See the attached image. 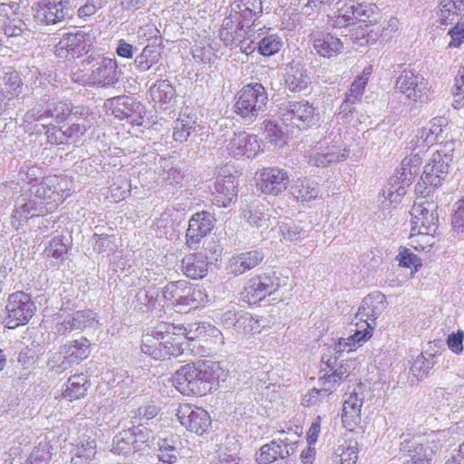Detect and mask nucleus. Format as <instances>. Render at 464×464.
I'll list each match as a JSON object with an SVG mask.
<instances>
[{
	"instance_id": "33",
	"label": "nucleus",
	"mask_w": 464,
	"mask_h": 464,
	"mask_svg": "<svg viewBox=\"0 0 464 464\" xmlns=\"http://www.w3.org/2000/svg\"><path fill=\"white\" fill-rule=\"evenodd\" d=\"M228 376V370L220 362L205 361V391H218Z\"/></svg>"
},
{
	"instance_id": "23",
	"label": "nucleus",
	"mask_w": 464,
	"mask_h": 464,
	"mask_svg": "<svg viewBox=\"0 0 464 464\" xmlns=\"http://www.w3.org/2000/svg\"><path fill=\"white\" fill-rule=\"evenodd\" d=\"M356 327L353 334L346 338H339L338 341H333L332 343L328 344L322 357H328L338 362V358L343 353L353 351L372 337L370 330L362 329L359 323H356Z\"/></svg>"
},
{
	"instance_id": "27",
	"label": "nucleus",
	"mask_w": 464,
	"mask_h": 464,
	"mask_svg": "<svg viewBox=\"0 0 464 464\" xmlns=\"http://www.w3.org/2000/svg\"><path fill=\"white\" fill-rule=\"evenodd\" d=\"M245 21L240 14L230 9L218 31L219 38L226 46L232 49L239 44L241 38L245 37Z\"/></svg>"
},
{
	"instance_id": "64",
	"label": "nucleus",
	"mask_w": 464,
	"mask_h": 464,
	"mask_svg": "<svg viewBox=\"0 0 464 464\" xmlns=\"http://www.w3.org/2000/svg\"><path fill=\"white\" fill-rule=\"evenodd\" d=\"M75 454L81 455L85 459L92 460L96 454V441L93 439L88 437V439H82L76 445Z\"/></svg>"
},
{
	"instance_id": "30",
	"label": "nucleus",
	"mask_w": 464,
	"mask_h": 464,
	"mask_svg": "<svg viewBox=\"0 0 464 464\" xmlns=\"http://www.w3.org/2000/svg\"><path fill=\"white\" fill-rule=\"evenodd\" d=\"M237 181L234 176L228 175L218 178L214 185V191L211 192L214 198L212 204L218 207L227 208L237 197Z\"/></svg>"
},
{
	"instance_id": "14",
	"label": "nucleus",
	"mask_w": 464,
	"mask_h": 464,
	"mask_svg": "<svg viewBox=\"0 0 464 464\" xmlns=\"http://www.w3.org/2000/svg\"><path fill=\"white\" fill-rule=\"evenodd\" d=\"M91 46L89 34L82 30L67 33L55 44L53 53L63 61H71L83 53H88Z\"/></svg>"
},
{
	"instance_id": "5",
	"label": "nucleus",
	"mask_w": 464,
	"mask_h": 464,
	"mask_svg": "<svg viewBox=\"0 0 464 464\" xmlns=\"http://www.w3.org/2000/svg\"><path fill=\"white\" fill-rule=\"evenodd\" d=\"M300 434L289 430H277L269 443L263 445L256 453V459L259 464H270L278 459H286L297 449Z\"/></svg>"
},
{
	"instance_id": "19",
	"label": "nucleus",
	"mask_w": 464,
	"mask_h": 464,
	"mask_svg": "<svg viewBox=\"0 0 464 464\" xmlns=\"http://www.w3.org/2000/svg\"><path fill=\"white\" fill-rule=\"evenodd\" d=\"M223 148L235 158H255L261 151L260 140L256 135L246 131L234 132L226 140Z\"/></svg>"
},
{
	"instance_id": "58",
	"label": "nucleus",
	"mask_w": 464,
	"mask_h": 464,
	"mask_svg": "<svg viewBox=\"0 0 464 464\" xmlns=\"http://www.w3.org/2000/svg\"><path fill=\"white\" fill-rule=\"evenodd\" d=\"M432 367V360L427 359L422 353H420L413 361L410 368V373L418 380H421L428 376Z\"/></svg>"
},
{
	"instance_id": "36",
	"label": "nucleus",
	"mask_w": 464,
	"mask_h": 464,
	"mask_svg": "<svg viewBox=\"0 0 464 464\" xmlns=\"http://www.w3.org/2000/svg\"><path fill=\"white\" fill-rule=\"evenodd\" d=\"M319 184L307 178L297 179L291 187V194L301 203H308L320 195Z\"/></svg>"
},
{
	"instance_id": "47",
	"label": "nucleus",
	"mask_w": 464,
	"mask_h": 464,
	"mask_svg": "<svg viewBox=\"0 0 464 464\" xmlns=\"http://www.w3.org/2000/svg\"><path fill=\"white\" fill-rule=\"evenodd\" d=\"M419 164L420 158L417 156L405 158L401 161V169L397 171L396 175L391 178L392 180L404 184V186L407 188L416 176Z\"/></svg>"
},
{
	"instance_id": "49",
	"label": "nucleus",
	"mask_w": 464,
	"mask_h": 464,
	"mask_svg": "<svg viewBox=\"0 0 464 464\" xmlns=\"http://www.w3.org/2000/svg\"><path fill=\"white\" fill-rule=\"evenodd\" d=\"M231 10L240 14L244 20L250 21L254 16L262 14L263 5L261 0H238L232 4Z\"/></svg>"
},
{
	"instance_id": "32",
	"label": "nucleus",
	"mask_w": 464,
	"mask_h": 464,
	"mask_svg": "<svg viewBox=\"0 0 464 464\" xmlns=\"http://www.w3.org/2000/svg\"><path fill=\"white\" fill-rule=\"evenodd\" d=\"M265 256L260 250H251L234 255L228 261L227 269L229 273L239 276L254 268L262 262Z\"/></svg>"
},
{
	"instance_id": "55",
	"label": "nucleus",
	"mask_w": 464,
	"mask_h": 464,
	"mask_svg": "<svg viewBox=\"0 0 464 464\" xmlns=\"http://www.w3.org/2000/svg\"><path fill=\"white\" fill-rule=\"evenodd\" d=\"M279 229L284 239L290 242L303 239L307 236V229L301 222H284Z\"/></svg>"
},
{
	"instance_id": "42",
	"label": "nucleus",
	"mask_w": 464,
	"mask_h": 464,
	"mask_svg": "<svg viewBox=\"0 0 464 464\" xmlns=\"http://www.w3.org/2000/svg\"><path fill=\"white\" fill-rule=\"evenodd\" d=\"M285 82L291 92H302L306 89L310 78L305 70L299 64H291L285 72Z\"/></svg>"
},
{
	"instance_id": "35",
	"label": "nucleus",
	"mask_w": 464,
	"mask_h": 464,
	"mask_svg": "<svg viewBox=\"0 0 464 464\" xmlns=\"http://www.w3.org/2000/svg\"><path fill=\"white\" fill-rule=\"evenodd\" d=\"M97 323L96 314L91 310H82L73 313L57 327V332L66 334L72 330H82L92 327Z\"/></svg>"
},
{
	"instance_id": "53",
	"label": "nucleus",
	"mask_w": 464,
	"mask_h": 464,
	"mask_svg": "<svg viewBox=\"0 0 464 464\" xmlns=\"http://www.w3.org/2000/svg\"><path fill=\"white\" fill-rule=\"evenodd\" d=\"M371 67L365 68L361 75H358L352 83L349 92L345 96L348 102L358 103L363 95L365 86L371 74Z\"/></svg>"
},
{
	"instance_id": "8",
	"label": "nucleus",
	"mask_w": 464,
	"mask_h": 464,
	"mask_svg": "<svg viewBox=\"0 0 464 464\" xmlns=\"http://www.w3.org/2000/svg\"><path fill=\"white\" fill-rule=\"evenodd\" d=\"M450 437V430H431L414 437L401 443L402 452L420 453V456L431 463L433 455L440 451Z\"/></svg>"
},
{
	"instance_id": "28",
	"label": "nucleus",
	"mask_w": 464,
	"mask_h": 464,
	"mask_svg": "<svg viewBox=\"0 0 464 464\" xmlns=\"http://www.w3.org/2000/svg\"><path fill=\"white\" fill-rule=\"evenodd\" d=\"M364 395L361 384L353 392L344 395L342 421L343 426L351 431L361 421V410Z\"/></svg>"
},
{
	"instance_id": "24",
	"label": "nucleus",
	"mask_w": 464,
	"mask_h": 464,
	"mask_svg": "<svg viewBox=\"0 0 464 464\" xmlns=\"http://www.w3.org/2000/svg\"><path fill=\"white\" fill-rule=\"evenodd\" d=\"M289 175L280 168H264L260 171L258 188L262 193L277 196L288 187Z\"/></svg>"
},
{
	"instance_id": "11",
	"label": "nucleus",
	"mask_w": 464,
	"mask_h": 464,
	"mask_svg": "<svg viewBox=\"0 0 464 464\" xmlns=\"http://www.w3.org/2000/svg\"><path fill=\"white\" fill-rule=\"evenodd\" d=\"M5 309L6 326L14 329L26 324L34 314L36 307L27 294L15 292L9 295Z\"/></svg>"
},
{
	"instance_id": "1",
	"label": "nucleus",
	"mask_w": 464,
	"mask_h": 464,
	"mask_svg": "<svg viewBox=\"0 0 464 464\" xmlns=\"http://www.w3.org/2000/svg\"><path fill=\"white\" fill-rule=\"evenodd\" d=\"M438 205L434 201L420 198L411 208L412 231L410 240L414 248L424 250L434 245V234L438 229Z\"/></svg>"
},
{
	"instance_id": "52",
	"label": "nucleus",
	"mask_w": 464,
	"mask_h": 464,
	"mask_svg": "<svg viewBox=\"0 0 464 464\" xmlns=\"http://www.w3.org/2000/svg\"><path fill=\"white\" fill-rule=\"evenodd\" d=\"M262 325L258 319H256L251 314L238 312V318L236 324L235 331L242 335L254 334L260 333Z\"/></svg>"
},
{
	"instance_id": "10",
	"label": "nucleus",
	"mask_w": 464,
	"mask_h": 464,
	"mask_svg": "<svg viewBox=\"0 0 464 464\" xmlns=\"http://www.w3.org/2000/svg\"><path fill=\"white\" fill-rule=\"evenodd\" d=\"M396 89L407 99L427 103L431 99L430 85L427 79L412 70H404L396 80Z\"/></svg>"
},
{
	"instance_id": "63",
	"label": "nucleus",
	"mask_w": 464,
	"mask_h": 464,
	"mask_svg": "<svg viewBox=\"0 0 464 464\" xmlns=\"http://www.w3.org/2000/svg\"><path fill=\"white\" fill-rule=\"evenodd\" d=\"M184 274L192 279H200L203 277V267L201 261L198 260L194 256H187L182 261Z\"/></svg>"
},
{
	"instance_id": "20",
	"label": "nucleus",
	"mask_w": 464,
	"mask_h": 464,
	"mask_svg": "<svg viewBox=\"0 0 464 464\" xmlns=\"http://www.w3.org/2000/svg\"><path fill=\"white\" fill-rule=\"evenodd\" d=\"M112 114L120 120H127L130 124L140 126L146 113L145 106L134 98L121 95L110 100Z\"/></svg>"
},
{
	"instance_id": "41",
	"label": "nucleus",
	"mask_w": 464,
	"mask_h": 464,
	"mask_svg": "<svg viewBox=\"0 0 464 464\" xmlns=\"http://www.w3.org/2000/svg\"><path fill=\"white\" fill-rule=\"evenodd\" d=\"M464 13L463 0H440L439 21L447 25L455 22Z\"/></svg>"
},
{
	"instance_id": "26",
	"label": "nucleus",
	"mask_w": 464,
	"mask_h": 464,
	"mask_svg": "<svg viewBox=\"0 0 464 464\" xmlns=\"http://www.w3.org/2000/svg\"><path fill=\"white\" fill-rule=\"evenodd\" d=\"M44 212L42 202L33 198L30 193L22 194L15 200L14 209L11 217V225L17 230L29 218L43 215Z\"/></svg>"
},
{
	"instance_id": "39",
	"label": "nucleus",
	"mask_w": 464,
	"mask_h": 464,
	"mask_svg": "<svg viewBox=\"0 0 464 464\" xmlns=\"http://www.w3.org/2000/svg\"><path fill=\"white\" fill-rule=\"evenodd\" d=\"M445 120L434 118L425 126L419 129L416 133L417 146H430L436 141L443 132Z\"/></svg>"
},
{
	"instance_id": "6",
	"label": "nucleus",
	"mask_w": 464,
	"mask_h": 464,
	"mask_svg": "<svg viewBox=\"0 0 464 464\" xmlns=\"http://www.w3.org/2000/svg\"><path fill=\"white\" fill-rule=\"evenodd\" d=\"M455 141L441 142L425 165L422 180L425 184L438 188L448 175L450 163L453 159Z\"/></svg>"
},
{
	"instance_id": "4",
	"label": "nucleus",
	"mask_w": 464,
	"mask_h": 464,
	"mask_svg": "<svg viewBox=\"0 0 464 464\" xmlns=\"http://www.w3.org/2000/svg\"><path fill=\"white\" fill-rule=\"evenodd\" d=\"M351 365L349 362H338L336 360L322 357L318 382L320 389H313L308 396L317 400L319 396H328L349 376Z\"/></svg>"
},
{
	"instance_id": "16",
	"label": "nucleus",
	"mask_w": 464,
	"mask_h": 464,
	"mask_svg": "<svg viewBox=\"0 0 464 464\" xmlns=\"http://www.w3.org/2000/svg\"><path fill=\"white\" fill-rule=\"evenodd\" d=\"M279 287V278L276 272L269 271L248 280L244 289V299L249 304L263 300L274 294Z\"/></svg>"
},
{
	"instance_id": "62",
	"label": "nucleus",
	"mask_w": 464,
	"mask_h": 464,
	"mask_svg": "<svg viewBox=\"0 0 464 464\" xmlns=\"http://www.w3.org/2000/svg\"><path fill=\"white\" fill-rule=\"evenodd\" d=\"M68 251L66 244L63 238L54 237L53 238L48 246L45 247L44 253L46 257L63 258Z\"/></svg>"
},
{
	"instance_id": "25",
	"label": "nucleus",
	"mask_w": 464,
	"mask_h": 464,
	"mask_svg": "<svg viewBox=\"0 0 464 464\" xmlns=\"http://www.w3.org/2000/svg\"><path fill=\"white\" fill-rule=\"evenodd\" d=\"M162 295L164 299L173 305H189L194 308H197L200 303V300H198L195 295H198L201 299L200 290L191 292V288L187 287V283L182 281L168 284L164 287Z\"/></svg>"
},
{
	"instance_id": "22",
	"label": "nucleus",
	"mask_w": 464,
	"mask_h": 464,
	"mask_svg": "<svg viewBox=\"0 0 464 464\" xmlns=\"http://www.w3.org/2000/svg\"><path fill=\"white\" fill-rule=\"evenodd\" d=\"M18 10L19 5L15 3L0 4V30L8 37L28 35L30 33Z\"/></svg>"
},
{
	"instance_id": "15",
	"label": "nucleus",
	"mask_w": 464,
	"mask_h": 464,
	"mask_svg": "<svg viewBox=\"0 0 464 464\" xmlns=\"http://www.w3.org/2000/svg\"><path fill=\"white\" fill-rule=\"evenodd\" d=\"M71 107L67 102L56 99L49 100L40 108H34L25 113V121H39L43 128L70 119Z\"/></svg>"
},
{
	"instance_id": "37",
	"label": "nucleus",
	"mask_w": 464,
	"mask_h": 464,
	"mask_svg": "<svg viewBox=\"0 0 464 464\" xmlns=\"http://www.w3.org/2000/svg\"><path fill=\"white\" fill-rule=\"evenodd\" d=\"M352 0H336L331 10L334 11L333 15H329L332 25L338 28L353 26V30L356 29V23L353 21V6Z\"/></svg>"
},
{
	"instance_id": "54",
	"label": "nucleus",
	"mask_w": 464,
	"mask_h": 464,
	"mask_svg": "<svg viewBox=\"0 0 464 464\" xmlns=\"http://www.w3.org/2000/svg\"><path fill=\"white\" fill-rule=\"evenodd\" d=\"M246 222L258 228H267L270 226V216L264 211V207H251L243 212Z\"/></svg>"
},
{
	"instance_id": "7",
	"label": "nucleus",
	"mask_w": 464,
	"mask_h": 464,
	"mask_svg": "<svg viewBox=\"0 0 464 464\" xmlns=\"http://www.w3.org/2000/svg\"><path fill=\"white\" fill-rule=\"evenodd\" d=\"M68 182V179L64 177H45L39 184L31 188L30 195L38 202L43 203L45 212L48 209L44 205H52L51 208H53L70 196Z\"/></svg>"
},
{
	"instance_id": "50",
	"label": "nucleus",
	"mask_w": 464,
	"mask_h": 464,
	"mask_svg": "<svg viewBox=\"0 0 464 464\" xmlns=\"http://www.w3.org/2000/svg\"><path fill=\"white\" fill-rule=\"evenodd\" d=\"M263 125L266 141L272 143L276 148H281L286 141L289 130L287 129L285 130L276 121L270 120L265 121Z\"/></svg>"
},
{
	"instance_id": "40",
	"label": "nucleus",
	"mask_w": 464,
	"mask_h": 464,
	"mask_svg": "<svg viewBox=\"0 0 464 464\" xmlns=\"http://www.w3.org/2000/svg\"><path fill=\"white\" fill-rule=\"evenodd\" d=\"M69 121L74 133L83 135L95 123V115L88 108L76 106L71 109Z\"/></svg>"
},
{
	"instance_id": "45",
	"label": "nucleus",
	"mask_w": 464,
	"mask_h": 464,
	"mask_svg": "<svg viewBox=\"0 0 464 464\" xmlns=\"http://www.w3.org/2000/svg\"><path fill=\"white\" fill-rule=\"evenodd\" d=\"M64 354H68L72 362L79 363L90 355V342L85 337L73 340L62 346Z\"/></svg>"
},
{
	"instance_id": "18",
	"label": "nucleus",
	"mask_w": 464,
	"mask_h": 464,
	"mask_svg": "<svg viewBox=\"0 0 464 464\" xmlns=\"http://www.w3.org/2000/svg\"><path fill=\"white\" fill-rule=\"evenodd\" d=\"M386 308V297L381 292H372L366 295L356 314V319L360 321L362 329L372 330L376 326V319Z\"/></svg>"
},
{
	"instance_id": "34",
	"label": "nucleus",
	"mask_w": 464,
	"mask_h": 464,
	"mask_svg": "<svg viewBox=\"0 0 464 464\" xmlns=\"http://www.w3.org/2000/svg\"><path fill=\"white\" fill-rule=\"evenodd\" d=\"M202 413L203 410L201 408L193 407L191 404H184L179 408L177 417L181 425L188 430L202 435Z\"/></svg>"
},
{
	"instance_id": "3",
	"label": "nucleus",
	"mask_w": 464,
	"mask_h": 464,
	"mask_svg": "<svg viewBox=\"0 0 464 464\" xmlns=\"http://www.w3.org/2000/svg\"><path fill=\"white\" fill-rule=\"evenodd\" d=\"M268 94L261 83L245 85L237 95L235 112L246 123L254 122L266 109Z\"/></svg>"
},
{
	"instance_id": "17",
	"label": "nucleus",
	"mask_w": 464,
	"mask_h": 464,
	"mask_svg": "<svg viewBox=\"0 0 464 464\" xmlns=\"http://www.w3.org/2000/svg\"><path fill=\"white\" fill-rule=\"evenodd\" d=\"M173 385L184 395H199L203 375L201 363L186 364L179 369L173 375Z\"/></svg>"
},
{
	"instance_id": "48",
	"label": "nucleus",
	"mask_w": 464,
	"mask_h": 464,
	"mask_svg": "<svg viewBox=\"0 0 464 464\" xmlns=\"http://www.w3.org/2000/svg\"><path fill=\"white\" fill-rule=\"evenodd\" d=\"M150 94L155 102L167 104L169 103L176 95L174 87L168 80L157 81L150 88Z\"/></svg>"
},
{
	"instance_id": "13",
	"label": "nucleus",
	"mask_w": 464,
	"mask_h": 464,
	"mask_svg": "<svg viewBox=\"0 0 464 464\" xmlns=\"http://www.w3.org/2000/svg\"><path fill=\"white\" fill-rule=\"evenodd\" d=\"M185 331L181 326L165 322H160L155 326L156 338L160 340L163 349V360L183 353L186 344Z\"/></svg>"
},
{
	"instance_id": "21",
	"label": "nucleus",
	"mask_w": 464,
	"mask_h": 464,
	"mask_svg": "<svg viewBox=\"0 0 464 464\" xmlns=\"http://www.w3.org/2000/svg\"><path fill=\"white\" fill-rule=\"evenodd\" d=\"M70 0H38L35 18L46 24H55L71 16Z\"/></svg>"
},
{
	"instance_id": "44",
	"label": "nucleus",
	"mask_w": 464,
	"mask_h": 464,
	"mask_svg": "<svg viewBox=\"0 0 464 464\" xmlns=\"http://www.w3.org/2000/svg\"><path fill=\"white\" fill-rule=\"evenodd\" d=\"M88 387L89 382L86 375L82 373L72 375L68 379L63 396L71 401L78 400L86 394Z\"/></svg>"
},
{
	"instance_id": "59",
	"label": "nucleus",
	"mask_w": 464,
	"mask_h": 464,
	"mask_svg": "<svg viewBox=\"0 0 464 464\" xmlns=\"http://www.w3.org/2000/svg\"><path fill=\"white\" fill-rule=\"evenodd\" d=\"M400 266L412 268V272H416L422 266L421 259L406 247H400L399 254L396 257Z\"/></svg>"
},
{
	"instance_id": "60",
	"label": "nucleus",
	"mask_w": 464,
	"mask_h": 464,
	"mask_svg": "<svg viewBox=\"0 0 464 464\" xmlns=\"http://www.w3.org/2000/svg\"><path fill=\"white\" fill-rule=\"evenodd\" d=\"M205 342L208 343V350L210 353L217 352L224 344V336L219 329L216 326L205 325Z\"/></svg>"
},
{
	"instance_id": "2",
	"label": "nucleus",
	"mask_w": 464,
	"mask_h": 464,
	"mask_svg": "<svg viewBox=\"0 0 464 464\" xmlns=\"http://www.w3.org/2000/svg\"><path fill=\"white\" fill-rule=\"evenodd\" d=\"M350 148L343 143V136L340 125L334 126L317 145L304 156L308 165L325 168L330 164L344 161L349 155Z\"/></svg>"
},
{
	"instance_id": "9",
	"label": "nucleus",
	"mask_w": 464,
	"mask_h": 464,
	"mask_svg": "<svg viewBox=\"0 0 464 464\" xmlns=\"http://www.w3.org/2000/svg\"><path fill=\"white\" fill-rule=\"evenodd\" d=\"M95 62L92 72L84 81V84L92 86L108 87L118 82L121 72L115 59L102 57L96 53H91L83 60L82 63L90 64Z\"/></svg>"
},
{
	"instance_id": "31",
	"label": "nucleus",
	"mask_w": 464,
	"mask_h": 464,
	"mask_svg": "<svg viewBox=\"0 0 464 464\" xmlns=\"http://www.w3.org/2000/svg\"><path fill=\"white\" fill-rule=\"evenodd\" d=\"M351 5L353 6V21L356 23V28L361 29L355 35H352V39L358 44L364 45L369 42L368 38H366L369 36L366 22L373 14V7L370 4L355 5L353 0Z\"/></svg>"
},
{
	"instance_id": "57",
	"label": "nucleus",
	"mask_w": 464,
	"mask_h": 464,
	"mask_svg": "<svg viewBox=\"0 0 464 464\" xmlns=\"http://www.w3.org/2000/svg\"><path fill=\"white\" fill-rule=\"evenodd\" d=\"M140 350L154 360H163L162 345L160 340L156 338L154 332L152 335L147 334L143 337Z\"/></svg>"
},
{
	"instance_id": "38",
	"label": "nucleus",
	"mask_w": 464,
	"mask_h": 464,
	"mask_svg": "<svg viewBox=\"0 0 464 464\" xmlns=\"http://www.w3.org/2000/svg\"><path fill=\"white\" fill-rule=\"evenodd\" d=\"M358 459V442L353 440H338L334 450V464H355Z\"/></svg>"
},
{
	"instance_id": "61",
	"label": "nucleus",
	"mask_w": 464,
	"mask_h": 464,
	"mask_svg": "<svg viewBox=\"0 0 464 464\" xmlns=\"http://www.w3.org/2000/svg\"><path fill=\"white\" fill-rule=\"evenodd\" d=\"M405 193L406 187L404 184H401L390 179L389 187L383 190L382 196L384 199L388 200L391 204H397L401 202Z\"/></svg>"
},
{
	"instance_id": "43",
	"label": "nucleus",
	"mask_w": 464,
	"mask_h": 464,
	"mask_svg": "<svg viewBox=\"0 0 464 464\" xmlns=\"http://www.w3.org/2000/svg\"><path fill=\"white\" fill-rule=\"evenodd\" d=\"M137 434L132 430H126L113 439L111 451L118 455H128L140 449Z\"/></svg>"
},
{
	"instance_id": "56",
	"label": "nucleus",
	"mask_w": 464,
	"mask_h": 464,
	"mask_svg": "<svg viewBox=\"0 0 464 464\" xmlns=\"http://www.w3.org/2000/svg\"><path fill=\"white\" fill-rule=\"evenodd\" d=\"M451 227L456 236L464 237V192L453 205Z\"/></svg>"
},
{
	"instance_id": "51",
	"label": "nucleus",
	"mask_w": 464,
	"mask_h": 464,
	"mask_svg": "<svg viewBox=\"0 0 464 464\" xmlns=\"http://www.w3.org/2000/svg\"><path fill=\"white\" fill-rule=\"evenodd\" d=\"M160 53L154 45H147L135 58L134 65L140 72H147L160 61Z\"/></svg>"
},
{
	"instance_id": "46",
	"label": "nucleus",
	"mask_w": 464,
	"mask_h": 464,
	"mask_svg": "<svg viewBox=\"0 0 464 464\" xmlns=\"http://www.w3.org/2000/svg\"><path fill=\"white\" fill-rule=\"evenodd\" d=\"M283 44V40L277 34H258L257 50L263 56H272L277 53Z\"/></svg>"
},
{
	"instance_id": "29",
	"label": "nucleus",
	"mask_w": 464,
	"mask_h": 464,
	"mask_svg": "<svg viewBox=\"0 0 464 464\" xmlns=\"http://www.w3.org/2000/svg\"><path fill=\"white\" fill-rule=\"evenodd\" d=\"M311 42L315 52L325 58L335 57L343 49L342 41L329 33L314 32L311 34Z\"/></svg>"
},
{
	"instance_id": "12",
	"label": "nucleus",
	"mask_w": 464,
	"mask_h": 464,
	"mask_svg": "<svg viewBox=\"0 0 464 464\" xmlns=\"http://www.w3.org/2000/svg\"><path fill=\"white\" fill-rule=\"evenodd\" d=\"M279 113L285 128L296 127L299 130L310 126L314 120V108L307 101H290L282 103Z\"/></svg>"
}]
</instances>
